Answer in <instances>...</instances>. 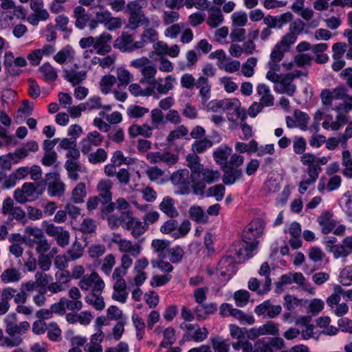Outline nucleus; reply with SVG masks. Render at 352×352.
Returning <instances> with one entry per match:
<instances>
[{"instance_id": "nucleus-1", "label": "nucleus", "mask_w": 352, "mask_h": 352, "mask_svg": "<svg viewBox=\"0 0 352 352\" xmlns=\"http://www.w3.org/2000/svg\"><path fill=\"white\" fill-rule=\"evenodd\" d=\"M265 222L261 218L252 220L245 228L242 234V241H236L231 245V252H234L240 260L246 261L254 256L258 241L264 232Z\"/></svg>"}, {"instance_id": "nucleus-2", "label": "nucleus", "mask_w": 352, "mask_h": 352, "mask_svg": "<svg viewBox=\"0 0 352 352\" xmlns=\"http://www.w3.org/2000/svg\"><path fill=\"white\" fill-rule=\"evenodd\" d=\"M98 196L91 197L87 202V207L89 211L96 209L98 203L102 204V212L108 223H110V182L109 180L100 181L98 186Z\"/></svg>"}, {"instance_id": "nucleus-3", "label": "nucleus", "mask_w": 352, "mask_h": 352, "mask_svg": "<svg viewBox=\"0 0 352 352\" xmlns=\"http://www.w3.org/2000/svg\"><path fill=\"white\" fill-rule=\"evenodd\" d=\"M245 261L240 260L237 255L231 252V247L228 254L223 256L218 263L216 274L221 283H226L237 271V263Z\"/></svg>"}, {"instance_id": "nucleus-4", "label": "nucleus", "mask_w": 352, "mask_h": 352, "mask_svg": "<svg viewBox=\"0 0 352 352\" xmlns=\"http://www.w3.org/2000/svg\"><path fill=\"white\" fill-rule=\"evenodd\" d=\"M1 211L9 220H16L23 224L28 221L25 211L21 207L14 206L11 197H8L3 200Z\"/></svg>"}, {"instance_id": "nucleus-5", "label": "nucleus", "mask_w": 352, "mask_h": 352, "mask_svg": "<svg viewBox=\"0 0 352 352\" xmlns=\"http://www.w3.org/2000/svg\"><path fill=\"white\" fill-rule=\"evenodd\" d=\"M41 193L37 192L36 186L33 183L25 182L21 188H17L14 192V198L20 203L24 204L38 198Z\"/></svg>"}, {"instance_id": "nucleus-6", "label": "nucleus", "mask_w": 352, "mask_h": 352, "mask_svg": "<svg viewBox=\"0 0 352 352\" xmlns=\"http://www.w3.org/2000/svg\"><path fill=\"white\" fill-rule=\"evenodd\" d=\"M45 230L48 236L54 237L56 239L59 246L65 247L69 244L70 234L63 227L50 223L45 226Z\"/></svg>"}, {"instance_id": "nucleus-7", "label": "nucleus", "mask_w": 352, "mask_h": 352, "mask_svg": "<svg viewBox=\"0 0 352 352\" xmlns=\"http://www.w3.org/2000/svg\"><path fill=\"white\" fill-rule=\"evenodd\" d=\"M4 322L6 323V332L12 338L14 337L15 334L25 333L30 327L27 321L21 322L18 324L15 314L8 315L4 319Z\"/></svg>"}, {"instance_id": "nucleus-8", "label": "nucleus", "mask_w": 352, "mask_h": 352, "mask_svg": "<svg viewBox=\"0 0 352 352\" xmlns=\"http://www.w3.org/2000/svg\"><path fill=\"white\" fill-rule=\"evenodd\" d=\"M142 43L135 42L132 35L122 33L114 42V47L118 48L122 52H133L135 50L142 48Z\"/></svg>"}, {"instance_id": "nucleus-9", "label": "nucleus", "mask_w": 352, "mask_h": 352, "mask_svg": "<svg viewBox=\"0 0 352 352\" xmlns=\"http://www.w3.org/2000/svg\"><path fill=\"white\" fill-rule=\"evenodd\" d=\"M293 81V73H287L282 76L277 85H274V89L276 93L293 96L296 91V86Z\"/></svg>"}, {"instance_id": "nucleus-10", "label": "nucleus", "mask_w": 352, "mask_h": 352, "mask_svg": "<svg viewBox=\"0 0 352 352\" xmlns=\"http://www.w3.org/2000/svg\"><path fill=\"white\" fill-rule=\"evenodd\" d=\"M190 177L187 169L179 170L172 174L170 180L174 185H179L180 194L186 195L190 192Z\"/></svg>"}, {"instance_id": "nucleus-11", "label": "nucleus", "mask_w": 352, "mask_h": 352, "mask_svg": "<svg viewBox=\"0 0 352 352\" xmlns=\"http://www.w3.org/2000/svg\"><path fill=\"white\" fill-rule=\"evenodd\" d=\"M49 181L47 192L51 197H60L65 192V184L60 180L58 173H50L47 175Z\"/></svg>"}, {"instance_id": "nucleus-12", "label": "nucleus", "mask_w": 352, "mask_h": 352, "mask_svg": "<svg viewBox=\"0 0 352 352\" xmlns=\"http://www.w3.org/2000/svg\"><path fill=\"white\" fill-rule=\"evenodd\" d=\"M282 307L279 305H272L270 300H267L257 305L255 308V313L258 316H264L265 318H274L280 314Z\"/></svg>"}, {"instance_id": "nucleus-13", "label": "nucleus", "mask_w": 352, "mask_h": 352, "mask_svg": "<svg viewBox=\"0 0 352 352\" xmlns=\"http://www.w3.org/2000/svg\"><path fill=\"white\" fill-rule=\"evenodd\" d=\"M335 258H346L352 252V236H346L342 243L336 244L329 249Z\"/></svg>"}, {"instance_id": "nucleus-14", "label": "nucleus", "mask_w": 352, "mask_h": 352, "mask_svg": "<svg viewBox=\"0 0 352 352\" xmlns=\"http://www.w3.org/2000/svg\"><path fill=\"white\" fill-rule=\"evenodd\" d=\"M75 50L71 46L67 45L54 54L53 59L59 65L72 64L75 60Z\"/></svg>"}, {"instance_id": "nucleus-15", "label": "nucleus", "mask_w": 352, "mask_h": 352, "mask_svg": "<svg viewBox=\"0 0 352 352\" xmlns=\"http://www.w3.org/2000/svg\"><path fill=\"white\" fill-rule=\"evenodd\" d=\"M223 171V175L222 180L226 185H232L235 183L236 181L239 180L243 177V171L241 169L234 168L230 165H226L222 166Z\"/></svg>"}, {"instance_id": "nucleus-16", "label": "nucleus", "mask_w": 352, "mask_h": 352, "mask_svg": "<svg viewBox=\"0 0 352 352\" xmlns=\"http://www.w3.org/2000/svg\"><path fill=\"white\" fill-rule=\"evenodd\" d=\"M329 211H324L318 217L317 221L321 226V232L324 234L331 232L336 226V221L332 218Z\"/></svg>"}, {"instance_id": "nucleus-17", "label": "nucleus", "mask_w": 352, "mask_h": 352, "mask_svg": "<svg viewBox=\"0 0 352 352\" xmlns=\"http://www.w3.org/2000/svg\"><path fill=\"white\" fill-rule=\"evenodd\" d=\"M135 219L133 217V212L130 210L122 211L120 215L118 217L115 214H111V222H113V226H117V221L124 229L129 230L131 228V223H134Z\"/></svg>"}, {"instance_id": "nucleus-18", "label": "nucleus", "mask_w": 352, "mask_h": 352, "mask_svg": "<svg viewBox=\"0 0 352 352\" xmlns=\"http://www.w3.org/2000/svg\"><path fill=\"white\" fill-rule=\"evenodd\" d=\"M102 141V138L98 131H91L87 137L82 140L81 150L82 153H87L91 151V146H97Z\"/></svg>"}, {"instance_id": "nucleus-19", "label": "nucleus", "mask_w": 352, "mask_h": 352, "mask_svg": "<svg viewBox=\"0 0 352 352\" xmlns=\"http://www.w3.org/2000/svg\"><path fill=\"white\" fill-rule=\"evenodd\" d=\"M94 50L99 55L105 56L110 52V34L104 32L96 37Z\"/></svg>"}, {"instance_id": "nucleus-20", "label": "nucleus", "mask_w": 352, "mask_h": 352, "mask_svg": "<svg viewBox=\"0 0 352 352\" xmlns=\"http://www.w3.org/2000/svg\"><path fill=\"white\" fill-rule=\"evenodd\" d=\"M104 338V334L101 329H99L91 337L90 342L85 346L86 352H102L101 342Z\"/></svg>"}, {"instance_id": "nucleus-21", "label": "nucleus", "mask_w": 352, "mask_h": 352, "mask_svg": "<svg viewBox=\"0 0 352 352\" xmlns=\"http://www.w3.org/2000/svg\"><path fill=\"white\" fill-rule=\"evenodd\" d=\"M232 149L227 145H221L213 152V158L217 164L221 166L228 164V159L232 154Z\"/></svg>"}, {"instance_id": "nucleus-22", "label": "nucleus", "mask_w": 352, "mask_h": 352, "mask_svg": "<svg viewBox=\"0 0 352 352\" xmlns=\"http://www.w3.org/2000/svg\"><path fill=\"white\" fill-rule=\"evenodd\" d=\"M38 72L46 82H54L58 78V70L50 62H45L39 67Z\"/></svg>"}, {"instance_id": "nucleus-23", "label": "nucleus", "mask_w": 352, "mask_h": 352, "mask_svg": "<svg viewBox=\"0 0 352 352\" xmlns=\"http://www.w3.org/2000/svg\"><path fill=\"white\" fill-rule=\"evenodd\" d=\"M128 132L131 138H136L138 135H141L144 138H149L153 134V127L146 124L142 125L134 124L129 127Z\"/></svg>"}, {"instance_id": "nucleus-24", "label": "nucleus", "mask_w": 352, "mask_h": 352, "mask_svg": "<svg viewBox=\"0 0 352 352\" xmlns=\"http://www.w3.org/2000/svg\"><path fill=\"white\" fill-rule=\"evenodd\" d=\"M74 16L76 19L75 25L80 30H83L89 21L90 15L82 6H77L74 10Z\"/></svg>"}, {"instance_id": "nucleus-25", "label": "nucleus", "mask_w": 352, "mask_h": 352, "mask_svg": "<svg viewBox=\"0 0 352 352\" xmlns=\"http://www.w3.org/2000/svg\"><path fill=\"white\" fill-rule=\"evenodd\" d=\"M65 78L73 85L80 83L86 78V72L84 71H76L74 69H63Z\"/></svg>"}, {"instance_id": "nucleus-26", "label": "nucleus", "mask_w": 352, "mask_h": 352, "mask_svg": "<svg viewBox=\"0 0 352 352\" xmlns=\"http://www.w3.org/2000/svg\"><path fill=\"white\" fill-rule=\"evenodd\" d=\"M28 292L33 291L35 287H26ZM38 289V294L34 296V302L38 306H42L45 302V294L49 290L52 294H56L60 292L61 287H36Z\"/></svg>"}, {"instance_id": "nucleus-27", "label": "nucleus", "mask_w": 352, "mask_h": 352, "mask_svg": "<svg viewBox=\"0 0 352 352\" xmlns=\"http://www.w3.org/2000/svg\"><path fill=\"white\" fill-rule=\"evenodd\" d=\"M159 208L168 217L173 218L177 217L179 213L174 206V200L170 197H165L159 206Z\"/></svg>"}, {"instance_id": "nucleus-28", "label": "nucleus", "mask_w": 352, "mask_h": 352, "mask_svg": "<svg viewBox=\"0 0 352 352\" xmlns=\"http://www.w3.org/2000/svg\"><path fill=\"white\" fill-rule=\"evenodd\" d=\"M21 278V273L15 268L6 269L1 275V280L5 284L15 283L20 280Z\"/></svg>"}, {"instance_id": "nucleus-29", "label": "nucleus", "mask_w": 352, "mask_h": 352, "mask_svg": "<svg viewBox=\"0 0 352 352\" xmlns=\"http://www.w3.org/2000/svg\"><path fill=\"white\" fill-rule=\"evenodd\" d=\"M151 245L157 252L159 258L164 259L166 258L167 252L169 250L170 241L167 240L154 239L152 241Z\"/></svg>"}, {"instance_id": "nucleus-30", "label": "nucleus", "mask_w": 352, "mask_h": 352, "mask_svg": "<svg viewBox=\"0 0 352 352\" xmlns=\"http://www.w3.org/2000/svg\"><path fill=\"white\" fill-rule=\"evenodd\" d=\"M166 83L162 85L155 79H153L152 81L149 82V84L152 85L154 88H156L158 93L162 94H167L170 90L173 89V85L172 84L173 81L175 80V78L171 75H168L165 78Z\"/></svg>"}, {"instance_id": "nucleus-31", "label": "nucleus", "mask_w": 352, "mask_h": 352, "mask_svg": "<svg viewBox=\"0 0 352 352\" xmlns=\"http://www.w3.org/2000/svg\"><path fill=\"white\" fill-rule=\"evenodd\" d=\"M131 320L136 331V338L140 341L144 338L145 335L146 324L144 320L137 314L132 315Z\"/></svg>"}, {"instance_id": "nucleus-32", "label": "nucleus", "mask_w": 352, "mask_h": 352, "mask_svg": "<svg viewBox=\"0 0 352 352\" xmlns=\"http://www.w3.org/2000/svg\"><path fill=\"white\" fill-rule=\"evenodd\" d=\"M342 165L344 167L342 175L349 178H352V155L349 151L345 150L342 153Z\"/></svg>"}, {"instance_id": "nucleus-33", "label": "nucleus", "mask_w": 352, "mask_h": 352, "mask_svg": "<svg viewBox=\"0 0 352 352\" xmlns=\"http://www.w3.org/2000/svg\"><path fill=\"white\" fill-rule=\"evenodd\" d=\"M211 344L214 352H229L230 342L229 340L222 337L216 336L210 338Z\"/></svg>"}, {"instance_id": "nucleus-34", "label": "nucleus", "mask_w": 352, "mask_h": 352, "mask_svg": "<svg viewBox=\"0 0 352 352\" xmlns=\"http://www.w3.org/2000/svg\"><path fill=\"white\" fill-rule=\"evenodd\" d=\"M189 215L192 220L197 223H206L208 221V217L201 206L190 207Z\"/></svg>"}, {"instance_id": "nucleus-35", "label": "nucleus", "mask_w": 352, "mask_h": 352, "mask_svg": "<svg viewBox=\"0 0 352 352\" xmlns=\"http://www.w3.org/2000/svg\"><path fill=\"white\" fill-rule=\"evenodd\" d=\"M213 142L210 139L204 138L201 140H195L191 145V150L194 153H203L207 149L211 148Z\"/></svg>"}, {"instance_id": "nucleus-36", "label": "nucleus", "mask_w": 352, "mask_h": 352, "mask_svg": "<svg viewBox=\"0 0 352 352\" xmlns=\"http://www.w3.org/2000/svg\"><path fill=\"white\" fill-rule=\"evenodd\" d=\"M223 21V16L218 8H211L209 10V16L207 23L211 28L219 26Z\"/></svg>"}, {"instance_id": "nucleus-37", "label": "nucleus", "mask_w": 352, "mask_h": 352, "mask_svg": "<svg viewBox=\"0 0 352 352\" xmlns=\"http://www.w3.org/2000/svg\"><path fill=\"white\" fill-rule=\"evenodd\" d=\"M129 19V26L131 30H135L141 24L149 23L148 19L145 16L144 12L130 13Z\"/></svg>"}, {"instance_id": "nucleus-38", "label": "nucleus", "mask_w": 352, "mask_h": 352, "mask_svg": "<svg viewBox=\"0 0 352 352\" xmlns=\"http://www.w3.org/2000/svg\"><path fill=\"white\" fill-rule=\"evenodd\" d=\"M65 168L68 173V176L71 179L77 180L78 179V172L81 167L77 160H67L65 164Z\"/></svg>"}, {"instance_id": "nucleus-39", "label": "nucleus", "mask_w": 352, "mask_h": 352, "mask_svg": "<svg viewBox=\"0 0 352 352\" xmlns=\"http://www.w3.org/2000/svg\"><path fill=\"white\" fill-rule=\"evenodd\" d=\"M164 339L160 342V347L168 348L176 341V335L175 329L171 327H167L163 331Z\"/></svg>"}, {"instance_id": "nucleus-40", "label": "nucleus", "mask_w": 352, "mask_h": 352, "mask_svg": "<svg viewBox=\"0 0 352 352\" xmlns=\"http://www.w3.org/2000/svg\"><path fill=\"white\" fill-rule=\"evenodd\" d=\"M209 334V331L206 327H200L199 325L195 327V329L186 341L193 340L196 342H201L205 340Z\"/></svg>"}, {"instance_id": "nucleus-41", "label": "nucleus", "mask_w": 352, "mask_h": 352, "mask_svg": "<svg viewBox=\"0 0 352 352\" xmlns=\"http://www.w3.org/2000/svg\"><path fill=\"white\" fill-rule=\"evenodd\" d=\"M86 195L85 185L84 183L80 182L72 190V199L74 203L80 204L84 201Z\"/></svg>"}, {"instance_id": "nucleus-42", "label": "nucleus", "mask_w": 352, "mask_h": 352, "mask_svg": "<svg viewBox=\"0 0 352 352\" xmlns=\"http://www.w3.org/2000/svg\"><path fill=\"white\" fill-rule=\"evenodd\" d=\"M188 131L187 128L181 125L178 126L175 130L171 131L168 134L166 141L168 146H171L175 140L179 139L187 135Z\"/></svg>"}, {"instance_id": "nucleus-43", "label": "nucleus", "mask_w": 352, "mask_h": 352, "mask_svg": "<svg viewBox=\"0 0 352 352\" xmlns=\"http://www.w3.org/2000/svg\"><path fill=\"white\" fill-rule=\"evenodd\" d=\"M107 122H110V117L104 111H101L100 117L96 118L94 120V125L100 131L104 132H107L110 127Z\"/></svg>"}, {"instance_id": "nucleus-44", "label": "nucleus", "mask_w": 352, "mask_h": 352, "mask_svg": "<svg viewBox=\"0 0 352 352\" xmlns=\"http://www.w3.org/2000/svg\"><path fill=\"white\" fill-rule=\"evenodd\" d=\"M157 32L153 28H146L141 34V39L138 42L142 43V47L149 43H155L157 40Z\"/></svg>"}, {"instance_id": "nucleus-45", "label": "nucleus", "mask_w": 352, "mask_h": 352, "mask_svg": "<svg viewBox=\"0 0 352 352\" xmlns=\"http://www.w3.org/2000/svg\"><path fill=\"white\" fill-rule=\"evenodd\" d=\"M81 283L86 286H102L104 285L103 280L96 272H92L91 274L85 275L82 277Z\"/></svg>"}, {"instance_id": "nucleus-46", "label": "nucleus", "mask_w": 352, "mask_h": 352, "mask_svg": "<svg viewBox=\"0 0 352 352\" xmlns=\"http://www.w3.org/2000/svg\"><path fill=\"white\" fill-rule=\"evenodd\" d=\"M14 56L11 52H7L4 55V65L8 70V72L12 76H17L21 73L20 69L14 68L13 63L14 62Z\"/></svg>"}, {"instance_id": "nucleus-47", "label": "nucleus", "mask_w": 352, "mask_h": 352, "mask_svg": "<svg viewBox=\"0 0 352 352\" xmlns=\"http://www.w3.org/2000/svg\"><path fill=\"white\" fill-rule=\"evenodd\" d=\"M234 318L238 320L241 324H253L254 323V318L252 315H248L243 311L234 308L232 315Z\"/></svg>"}, {"instance_id": "nucleus-48", "label": "nucleus", "mask_w": 352, "mask_h": 352, "mask_svg": "<svg viewBox=\"0 0 352 352\" xmlns=\"http://www.w3.org/2000/svg\"><path fill=\"white\" fill-rule=\"evenodd\" d=\"M226 188L223 184H217L210 187L207 190L208 197H214L216 200L220 201L225 195Z\"/></svg>"}, {"instance_id": "nucleus-49", "label": "nucleus", "mask_w": 352, "mask_h": 352, "mask_svg": "<svg viewBox=\"0 0 352 352\" xmlns=\"http://www.w3.org/2000/svg\"><path fill=\"white\" fill-rule=\"evenodd\" d=\"M47 337L53 342H58L61 338V330L57 323L52 322L49 324L47 328Z\"/></svg>"}, {"instance_id": "nucleus-50", "label": "nucleus", "mask_w": 352, "mask_h": 352, "mask_svg": "<svg viewBox=\"0 0 352 352\" xmlns=\"http://www.w3.org/2000/svg\"><path fill=\"white\" fill-rule=\"evenodd\" d=\"M340 282L342 286L352 285V265L346 266L340 273Z\"/></svg>"}, {"instance_id": "nucleus-51", "label": "nucleus", "mask_w": 352, "mask_h": 352, "mask_svg": "<svg viewBox=\"0 0 352 352\" xmlns=\"http://www.w3.org/2000/svg\"><path fill=\"white\" fill-rule=\"evenodd\" d=\"M117 77L120 82L118 85L119 87H125L133 79V76L130 72L124 68L118 69Z\"/></svg>"}, {"instance_id": "nucleus-52", "label": "nucleus", "mask_w": 352, "mask_h": 352, "mask_svg": "<svg viewBox=\"0 0 352 352\" xmlns=\"http://www.w3.org/2000/svg\"><path fill=\"white\" fill-rule=\"evenodd\" d=\"M131 227L129 230H131V234L135 239L142 235L148 229V226L145 223L143 224V222L138 219L134 220V223H131Z\"/></svg>"}, {"instance_id": "nucleus-53", "label": "nucleus", "mask_w": 352, "mask_h": 352, "mask_svg": "<svg viewBox=\"0 0 352 352\" xmlns=\"http://www.w3.org/2000/svg\"><path fill=\"white\" fill-rule=\"evenodd\" d=\"M262 336L263 335H278V324L272 321H268L259 327Z\"/></svg>"}, {"instance_id": "nucleus-54", "label": "nucleus", "mask_w": 352, "mask_h": 352, "mask_svg": "<svg viewBox=\"0 0 352 352\" xmlns=\"http://www.w3.org/2000/svg\"><path fill=\"white\" fill-rule=\"evenodd\" d=\"M270 268L268 263L264 262L262 263L258 274L261 277V279L263 280V286H271L272 280L270 278Z\"/></svg>"}, {"instance_id": "nucleus-55", "label": "nucleus", "mask_w": 352, "mask_h": 352, "mask_svg": "<svg viewBox=\"0 0 352 352\" xmlns=\"http://www.w3.org/2000/svg\"><path fill=\"white\" fill-rule=\"evenodd\" d=\"M148 108L138 105H131L127 109V114L132 118H142L144 114L148 113Z\"/></svg>"}, {"instance_id": "nucleus-56", "label": "nucleus", "mask_w": 352, "mask_h": 352, "mask_svg": "<svg viewBox=\"0 0 352 352\" xmlns=\"http://www.w3.org/2000/svg\"><path fill=\"white\" fill-rule=\"evenodd\" d=\"M168 253L170 261L173 263H177L182 261L184 251L180 246H177L169 248Z\"/></svg>"}, {"instance_id": "nucleus-57", "label": "nucleus", "mask_w": 352, "mask_h": 352, "mask_svg": "<svg viewBox=\"0 0 352 352\" xmlns=\"http://www.w3.org/2000/svg\"><path fill=\"white\" fill-rule=\"evenodd\" d=\"M234 298L238 307H244L249 302L250 294L247 290L240 289L235 292Z\"/></svg>"}, {"instance_id": "nucleus-58", "label": "nucleus", "mask_w": 352, "mask_h": 352, "mask_svg": "<svg viewBox=\"0 0 352 352\" xmlns=\"http://www.w3.org/2000/svg\"><path fill=\"white\" fill-rule=\"evenodd\" d=\"M120 243L118 245V248L121 252H133L139 254L140 252V247L138 245L135 246L133 245L130 241L125 239H119Z\"/></svg>"}, {"instance_id": "nucleus-59", "label": "nucleus", "mask_w": 352, "mask_h": 352, "mask_svg": "<svg viewBox=\"0 0 352 352\" xmlns=\"http://www.w3.org/2000/svg\"><path fill=\"white\" fill-rule=\"evenodd\" d=\"M67 254L69 257V259L72 261L76 260L80 258L83 254V248L82 244L76 241L71 249L67 252Z\"/></svg>"}, {"instance_id": "nucleus-60", "label": "nucleus", "mask_w": 352, "mask_h": 352, "mask_svg": "<svg viewBox=\"0 0 352 352\" xmlns=\"http://www.w3.org/2000/svg\"><path fill=\"white\" fill-rule=\"evenodd\" d=\"M155 161L165 162L168 164L172 165L177 163L178 157L177 155L171 154L170 153H160L156 152L154 153Z\"/></svg>"}, {"instance_id": "nucleus-61", "label": "nucleus", "mask_w": 352, "mask_h": 352, "mask_svg": "<svg viewBox=\"0 0 352 352\" xmlns=\"http://www.w3.org/2000/svg\"><path fill=\"white\" fill-rule=\"evenodd\" d=\"M126 322L127 318H122L120 321H117L116 324L113 325L112 336L116 340L118 341L122 338L124 332V325Z\"/></svg>"}, {"instance_id": "nucleus-62", "label": "nucleus", "mask_w": 352, "mask_h": 352, "mask_svg": "<svg viewBox=\"0 0 352 352\" xmlns=\"http://www.w3.org/2000/svg\"><path fill=\"white\" fill-rule=\"evenodd\" d=\"M32 111V105L28 100H24L17 111L16 118H21V120H23L24 118L30 116Z\"/></svg>"}, {"instance_id": "nucleus-63", "label": "nucleus", "mask_w": 352, "mask_h": 352, "mask_svg": "<svg viewBox=\"0 0 352 352\" xmlns=\"http://www.w3.org/2000/svg\"><path fill=\"white\" fill-rule=\"evenodd\" d=\"M294 117L297 122H298V126L303 131L307 129V124L309 120V117L307 113L301 111L299 109L294 111Z\"/></svg>"}, {"instance_id": "nucleus-64", "label": "nucleus", "mask_w": 352, "mask_h": 352, "mask_svg": "<svg viewBox=\"0 0 352 352\" xmlns=\"http://www.w3.org/2000/svg\"><path fill=\"white\" fill-rule=\"evenodd\" d=\"M254 352H273L266 338L260 339L254 345Z\"/></svg>"}]
</instances>
